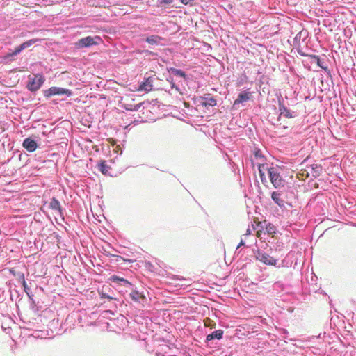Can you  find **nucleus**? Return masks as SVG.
Instances as JSON below:
<instances>
[{
    "instance_id": "39",
    "label": "nucleus",
    "mask_w": 356,
    "mask_h": 356,
    "mask_svg": "<svg viewBox=\"0 0 356 356\" xmlns=\"http://www.w3.org/2000/svg\"><path fill=\"white\" fill-rule=\"evenodd\" d=\"M250 234H251V230H250V228H248V229H246V232H245V234H244L242 236V237H245H245L248 236H249V235H250Z\"/></svg>"
},
{
    "instance_id": "28",
    "label": "nucleus",
    "mask_w": 356,
    "mask_h": 356,
    "mask_svg": "<svg viewBox=\"0 0 356 356\" xmlns=\"http://www.w3.org/2000/svg\"><path fill=\"white\" fill-rule=\"evenodd\" d=\"M15 55H13V52L8 53L2 57V59L4 60L5 63H8L14 61L15 60Z\"/></svg>"
},
{
    "instance_id": "29",
    "label": "nucleus",
    "mask_w": 356,
    "mask_h": 356,
    "mask_svg": "<svg viewBox=\"0 0 356 356\" xmlns=\"http://www.w3.org/2000/svg\"><path fill=\"white\" fill-rule=\"evenodd\" d=\"M175 0H157L158 7L166 8V6L172 4Z\"/></svg>"
},
{
    "instance_id": "22",
    "label": "nucleus",
    "mask_w": 356,
    "mask_h": 356,
    "mask_svg": "<svg viewBox=\"0 0 356 356\" xmlns=\"http://www.w3.org/2000/svg\"><path fill=\"white\" fill-rule=\"evenodd\" d=\"M202 104L205 106H214L217 102L213 97H209V95L202 97Z\"/></svg>"
},
{
    "instance_id": "16",
    "label": "nucleus",
    "mask_w": 356,
    "mask_h": 356,
    "mask_svg": "<svg viewBox=\"0 0 356 356\" xmlns=\"http://www.w3.org/2000/svg\"><path fill=\"white\" fill-rule=\"evenodd\" d=\"M223 334H224V332L222 330H215V331L212 332L211 334H209L206 337V341L209 342V341H211L215 340V339L220 340L223 337Z\"/></svg>"
},
{
    "instance_id": "30",
    "label": "nucleus",
    "mask_w": 356,
    "mask_h": 356,
    "mask_svg": "<svg viewBox=\"0 0 356 356\" xmlns=\"http://www.w3.org/2000/svg\"><path fill=\"white\" fill-rule=\"evenodd\" d=\"M39 40H40L39 39H31L27 41H25L24 42H23L21 44L24 50V49L29 48V47H31V45H33V44H35V42H38Z\"/></svg>"
},
{
    "instance_id": "32",
    "label": "nucleus",
    "mask_w": 356,
    "mask_h": 356,
    "mask_svg": "<svg viewBox=\"0 0 356 356\" xmlns=\"http://www.w3.org/2000/svg\"><path fill=\"white\" fill-rule=\"evenodd\" d=\"M167 81L170 82V83L171 84L172 88H175L177 91L179 90V88L175 85V82L173 81V78L172 76H170L168 78H167Z\"/></svg>"
},
{
    "instance_id": "1",
    "label": "nucleus",
    "mask_w": 356,
    "mask_h": 356,
    "mask_svg": "<svg viewBox=\"0 0 356 356\" xmlns=\"http://www.w3.org/2000/svg\"><path fill=\"white\" fill-rule=\"evenodd\" d=\"M282 168L278 165L271 164L269 168H267V172L269 179L275 188L284 187L286 184V180L281 175Z\"/></svg>"
},
{
    "instance_id": "5",
    "label": "nucleus",
    "mask_w": 356,
    "mask_h": 356,
    "mask_svg": "<svg viewBox=\"0 0 356 356\" xmlns=\"http://www.w3.org/2000/svg\"><path fill=\"white\" fill-rule=\"evenodd\" d=\"M255 258L266 265L275 266L277 264V259L262 250H257Z\"/></svg>"
},
{
    "instance_id": "12",
    "label": "nucleus",
    "mask_w": 356,
    "mask_h": 356,
    "mask_svg": "<svg viewBox=\"0 0 356 356\" xmlns=\"http://www.w3.org/2000/svg\"><path fill=\"white\" fill-rule=\"evenodd\" d=\"M250 99V93L249 92L245 91L239 93L237 98L235 99L234 102V106H236L240 104H243L244 102H248Z\"/></svg>"
},
{
    "instance_id": "37",
    "label": "nucleus",
    "mask_w": 356,
    "mask_h": 356,
    "mask_svg": "<svg viewBox=\"0 0 356 356\" xmlns=\"http://www.w3.org/2000/svg\"><path fill=\"white\" fill-rule=\"evenodd\" d=\"M26 325L24 326V328L26 330H33V325L31 323V322L25 323Z\"/></svg>"
},
{
    "instance_id": "6",
    "label": "nucleus",
    "mask_w": 356,
    "mask_h": 356,
    "mask_svg": "<svg viewBox=\"0 0 356 356\" xmlns=\"http://www.w3.org/2000/svg\"><path fill=\"white\" fill-rule=\"evenodd\" d=\"M278 111L280 113L278 120H280L282 117L286 118H293L298 116V113L296 111L288 108L280 99L278 101Z\"/></svg>"
},
{
    "instance_id": "15",
    "label": "nucleus",
    "mask_w": 356,
    "mask_h": 356,
    "mask_svg": "<svg viewBox=\"0 0 356 356\" xmlns=\"http://www.w3.org/2000/svg\"><path fill=\"white\" fill-rule=\"evenodd\" d=\"M281 195L280 191H273L271 193V198L280 208H284L285 207V202L281 198Z\"/></svg>"
},
{
    "instance_id": "27",
    "label": "nucleus",
    "mask_w": 356,
    "mask_h": 356,
    "mask_svg": "<svg viewBox=\"0 0 356 356\" xmlns=\"http://www.w3.org/2000/svg\"><path fill=\"white\" fill-rule=\"evenodd\" d=\"M272 289L276 293H279L284 290V285L282 282L277 281L273 284Z\"/></svg>"
},
{
    "instance_id": "31",
    "label": "nucleus",
    "mask_w": 356,
    "mask_h": 356,
    "mask_svg": "<svg viewBox=\"0 0 356 356\" xmlns=\"http://www.w3.org/2000/svg\"><path fill=\"white\" fill-rule=\"evenodd\" d=\"M166 277L169 278L170 280H184L185 279L183 277H180L178 275H172L169 273H165Z\"/></svg>"
},
{
    "instance_id": "17",
    "label": "nucleus",
    "mask_w": 356,
    "mask_h": 356,
    "mask_svg": "<svg viewBox=\"0 0 356 356\" xmlns=\"http://www.w3.org/2000/svg\"><path fill=\"white\" fill-rule=\"evenodd\" d=\"M49 207L54 211H57L60 216H63V209L60 203L56 197L51 198Z\"/></svg>"
},
{
    "instance_id": "7",
    "label": "nucleus",
    "mask_w": 356,
    "mask_h": 356,
    "mask_svg": "<svg viewBox=\"0 0 356 356\" xmlns=\"http://www.w3.org/2000/svg\"><path fill=\"white\" fill-rule=\"evenodd\" d=\"M113 283L116 284L118 286H124L127 289H132V284L127 280L121 277L118 275H113L109 279Z\"/></svg>"
},
{
    "instance_id": "19",
    "label": "nucleus",
    "mask_w": 356,
    "mask_h": 356,
    "mask_svg": "<svg viewBox=\"0 0 356 356\" xmlns=\"http://www.w3.org/2000/svg\"><path fill=\"white\" fill-rule=\"evenodd\" d=\"M98 170L104 175H111V166L108 165L105 161L98 164Z\"/></svg>"
},
{
    "instance_id": "26",
    "label": "nucleus",
    "mask_w": 356,
    "mask_h": 356,
    "mask_svg": "<svg viewBox=\"0 0 356 356\" xmlns=\"http://www.w3.org/2000/svg\"><path fill=\"white\" fill-rule=\"evenodd\" d=\"M245 245V241L243 238L241 236V241L239 242L238 245H237L234 255L236 257L241 258L243 256V254L242 253V249H240L241 247H243Z\"/></svg>"
},
{
    "instance_id": "10",
    "label": "nucleus",
    "mask_w": 356,
    "mask_h": 356,
    "mask_svg": "<svg viewBox=\"0 0 356 356\" xmlns=\"http://www.w3.org/2000/svg\"><path fill=\"white\" fill-rule=\"evenodd\" d=\"M309 58L312 60L311 63H316L318 67L324 70L325 72L329 71L325 60L323 59H321V58L318 56L309 55Z\"/></svg>"
},
{
    "instance_id": "2",
    "label": "nucleus",
    "mask_w": 356,
    "mask_h": 356,
    "mask_svg": "<svg viewBox=\"0 0 356 356\" xmlns=\"http://www.w3.org/2000/svg\"><path fill=\"white\" fill-rule=\"evenodd\" d=\"M45 81L44 76L41 74H36L29 80L26 84V88L31 92L38 91Z\"/></svg>"
},
{
    "instance_id": "33",
    "label": "nucleus",
    "mask_w": 356,
    "mask_h": 356,
    "mask_svg": "<svg viewBox=\"0 0 356 356\" xmlns=\"http://www.w3.org/2000/svg\"><path fill=\"white\" fill-rule=\"evenodd\" d=\"M23 50H24V49L22 46V44H20L19 46L15 47V50L13 51V55L17 56V54H20Z\"/></svg>"
},
{
    "instance_id": "4",
    "label": "nucleus",
    "mask_w": 356,
    "mask_h": 356,
    "mask_svg": "<svg viewBox=\"0 0 356 356\" xmlns=\"http://www.w3.org/2000/svg\"><path fill=\"white\" fill-rule=\"evenodd\" d=\"M72 94V91L69 89L56 86L51 87L44 90V95L47 98L54 95H66L67 97H70Z\"/></svg>"
},
{
    "instance_id": "34",
    "label": "nucleus",
    "mask_w": 356,
    "mask_h": 356,
    "mask_svg": "<svg viewBox=\"0 0 356 356\" xmlns=\"http://www.w3.org/2000/svg\"><path fill=\"white\" fill-rule=\"evenodd\" d=\"M140 108V105H135L134 108H132L130 106H125L124 108L129 111H138Z\"/></svg>"
},
{
    "instance_id": "13",
    "label": "nucleus",
    "mask_w": 356,
    "mask_h": 356,
    "mask_svg": "<svg viewBox=\"0 0 356 356\" xmlns=\"http://www.w3.org/2000/svg\"><path fill=\"white\" fill-rule=\"evenodd\" d=\"M22 286L24 287V290L25 293H26V295L29 297L30 306L32 309H33L34 307L36 306L35 301L33 299V294L31 289L28 286V285L24 280H23Z\"/></svg>"
},
{
    "instance_id": "14",
    "label": "nucleus",
    "mask_w": 356,
    "mask_h": 356,
    "mask_svg": "<svg viewBox=\"0 0 356 356\" xmlns=\"http://www.w3.org/2000/svg\"><path fill=\"white\" fill-rule=\"evenodd\" d=\"M153 79L151 76L145 78L144 81L140 85V90L149 92L152 90Z\"/></svg>"
},
{
    "instance_id": "11",
    "label": "nucleus",
    "mask_w": 356,
    "mask_h": 356,
    "mask_svg": "<svg viewBox=\"0 0 356 356\" xmlns=\"http://www.w3.org/2000/svg\"><path fill=\"white\" fill-rule=\"evenodd\" d=\"M309 33L307 30L302 29L299 31L293 38V44L295 46H299L300 42H304L308 37Z\"/></svg>"
},
{
    "instance_id": "40",
    "label": "nucleus",
    "mask_w": 356,
    "mask_h": 356,
    "mask_svg": "<svg viewBox=\"0 0 356 356\" xmlns=\"http://www.w3.org/2000/svg\"><path fill=\"white\" fill-rule=\"evenodd\" d=\"M101 297L103 298L113 299V298L111 296H110L108 294L104 293V292L102 293V296Z\"/></svg>"
},
{
    "instance_id": "24",
    "label": "nucleus",
    "mask_w": 356,
    "mask_h": 356,
    "mask_svg": "<svg viewBox=\"0 0 356 356\" xmlns=\"http://www.w3.org/2000/svg\"><path fill=\"white\" fill-rule=\"evenodd\" d=\"M168 71L171 74H173V75H175V76L184 78L185 79H186V72L182 71V70H179V69H177V68H175V67H170V68H168Z\"/></svg>"
},
{
    "instance_id": "23",
    "label": "nucleus",
    "mask_w": 356,
    "mask_h": 356,
    "mask_svg": "<svg viewBox=\"0 0 356 356\" xmlns=\"http://www.w3.org/2000/svg\"><path fill=\"white\" fill-rule=\"evenodd\" d=\"M158 266L159 267L156 266L155 265L152 264L150 261H145V268L148 269L150 272L164 276V274H161V270H159V268H161L160 265L158 264Z\"/></svg>"
},
{
    "instance_id": "36",
    "label": "nucleus",
    "mask_w": 356,
    "mask_h": 356,
    "mask_svg": "<svg viewBox=\"0 0 356 356\" xmlns=\"http://www.w3.org/2000/svg\"><path fill=\"white\" fill-rule=\"evenodd\" d=\"M297 51H298V53L299 55H300L302 56H307V57L309 58V55L310 54H305V52L302 51V49H298Z\"/></svg>"
},
{
    "instance_id": "9",
    "label": "nucleus",
    "mask_w": 356,
    "mask_h": 356,
    "mask_svg": "<svg viewBox=\"0 0 356 356\" xmlns=\"http://www.w3.org/2000/svg\"><path fill=\"white\" fill-rule=\"evenodd\" d=\"M257 167L261 181L264 185L266 186L268 180L266 177L265 171H267V168H269V165L267 163H258Z\"/></svg>"
},
{
    "instance_id": "3",
    "label": "nucleus",
    "mask_w": 356,
    "mask_h": 356,
    "mask_svg": "<svg viewBox=\"0 0 356 356\" xmlns=\"http://www.w3.org/2000/svg\"><path fill=\"white\" fill-rule=\"evenodd\" d=\"M101 40L99 36H87L79 39L75 43V45L78 48H88L93 45L99 44Z\"/></svg>"
},
{
    "instance_id": "21",
    "label": "nucleus",
    "mask_w": 356,
    "mask_h": 356,
    "mask_svg": "<svg viewBox=\"0 0 356 356\" xmlns=\"http://www.w3.org/2000/svg\"><path fill=\"white\" fill-rule=\"evenodd\" d=\"M131 291L129 293L130 298L135 302H139L140 300L144 298V296L142 295L139 291L136 290V288L132 284V289H129Z\"/></svg>"
},
{
    "instance_id": "25",
    "label": "nucleus",
    "mask_w": 356,
    "mask_h": 356,
    "mask_svg": "<svg viewBox=\"0 0 356 356\" xmlns=\"http://www.w3.org/2000/svg\"><path fill=\"white\" fill-rule=\"evenodd\" d=\"M162 40V38L157 35H152L150 36H147L145 40L151 44H159L160 41Z\"/></svg>"
},
{
    "instance_id": "35",
    "label": "nucleus",
    "mask_w": 356,
    "mask_h": 356,
    "mask_svg": "<svg viewBox=\"0 0 356 356\" xmlns=\"http://www.w3.org/2000/svg\"><path fill=\"white\" fill-rule=\"evenodd\" d=\"M281 334H282V337L283 338H284V339H287V335L289 334V332H288V331H287L286 330L283 329V330H282V333H281Z\"/></svg>"
},
{
    "instance_id": "8",
    "label": "nucleus",
    "mask_w": 356,
    "mask_h": 356,
    "mask_svg": "<svg viewBox=\"0 0 356 356\" xmlns=\"http://www.w3.org/2000/svg\"><path fill=\"white\" fill-rule=\"evenodd\" d=\"M22 146L28 152H33L37 149L38 144L35 140L29 137L24 140Z\"/></svg>"
},
{
    "instance_id": "18",
    "label": "nucleus",
    "mask_w": 356,
    "mask_h": 356,
    "mask_svg": "<svg viewBox=\"0 0 356 356\" xmlns=\"http://www.w3.org/2000/svg\"><path fill=\"white\" fill-rule=\"evenodd\" d=\"M253 156L254 158L251 159V164L252 168L255 166L254 160H260L261 161H264V156L261 152V150L259 148H254L253 150Z\"/></svg>"
},
{
    "instance_id": "38",
    "label": "nucleus",
    "mask_w": 356,
    "mask_h": 356,
    "mask_svg": "<svg viewBox=\"0 0 356 356\" xmlns=\"http://www.w3.org/2000/svg\"><path fill=\"white\" fill-rule=\"evenodd\" d=\"M193 1V0H180V1H181L184 5L191 4V2H192Z\"/></svg>"
},
{
    "instance_id": "20",
    "label": "nucleus",
    "mask_w": 356,
    "mask_h": 356,
    "mask_svg": "<svg viewBox=\"0 0 356 356\" xmlns=\"http://www.w3.org/2000/svg\"><path fill=\"white\" fill-rule=\"evenodd\" d=\"M310 173L314 177H319L323 172V168L321 165L318 164H312L310 165Z\"/></svg>"
}]
</instances>
